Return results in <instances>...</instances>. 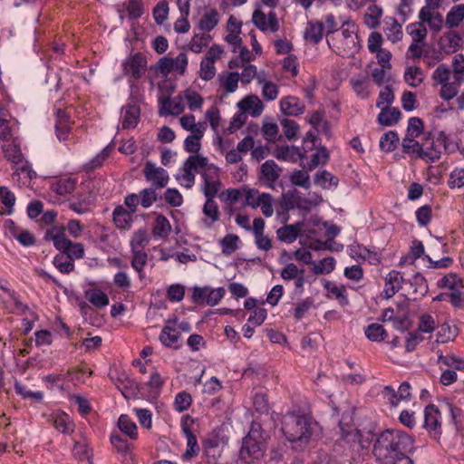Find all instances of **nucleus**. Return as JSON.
Instances as JSON below:
<instances>
[{
	"mask_svg": "<svg viewBox=\"0 0 464 464\" xmlns=\"http://www.w3.org/2000/svg\"><path fill=\"white\" fill-rule=\"evenodd\" d=\"M414 448V439L400 429H386L375 439L372 452L383 464L408 457Z\"/></svg>",
	"mask_w": 464,
	"mask_h": 464,
	"instance_id": "f257e3e1",
	"label": "nucleus"
},
{
	"mask_svg": "<svg viewBox=\"0 0 464 464\" xmlns=\"http://www.w3.org/2000/svg\"><path fill=\"white\" fill-rule=\"evenodd\" d=\"M317 423L309 416L288 412L282 419V432L295 450H302L310 442Z\"/></svg>",
	"mask_w": 464,
	"mask_h": 464,
	"instance_id": "f03ea898",
	"label": "nucleus"
},
{
	"mask_svg": "<svg viewBox=\"0 0 464 464\" xmlns=\"http://www.w3.org/2000/svg\"><path fill=\"white\" fill-rule=\"evenodd\" d=\"M261 426L253 422L247 435L242 440V445L239 451L240 459L246 463H251L258 459L264 454V449L260 440Z\"/></svg>",
	"mask_w": 464,
	"mask_h": 464,
	"instance_id": "7ed1b4c3",
	"label": "nucleus"
},
{
	"mask_svg": "<svg viewBox=\"0 0 464 464\" xmlns=\"http://www.w3.org/2000/svg\"><path fill=\"white\" fill-rule=\"evenodd\" d=\"M436 285L440 289L446 290L454 308L464 307V280L460 276L453 272L447 273L438 279Z\"/></svg>",
	"mask_w": 464,
	"mask_h": 464,
	"instance_id": "20e7f679",
	"label": "nucleus"
},
{
	"mask_svg": "<svg viewBox=\"0 0 464 464\" xmlns=\"http://www.w3.org/2000/svg\"><path fill=\"white\" fill-rule=\"evenodd\" d=\"M436 84L440 85V97L444 101H450L459 93V88L463 82H457L456 78H451V70L450 67L441 63L434 70L431 75Z\"/></svg>",
	"mask_w": 464,
	"mask_h": 464,
	"instance_id": "39448f33",
	"label": "nucleus"
},
{
	"mask_svg": "<svg viewBox=\"0 0 464 464\" xmlns=\"http://www.w3.org/2000/svg\"><path fill=\"white\" fill-rule=\"evenodd\" d=\"M329 47L342 56H352L359 51V38L353 30L343 29L341 33L327 39Z\"/></svg>",
	"mask_w": 464,
	"mask_h": 464,
	"instance_id": "423d86ee",
	"label": "nucleus"
},
{
	"mask_svg": "<svg viewBox=\"0 0 464 464\" xmlns=\"http://www.w3.org/2000/svg\"><path fill=\"white\" fill-rule=\"evenodd\" d=\"M48 237L60 252H63L72 260L81 259L84 256V246L82 243H73L65 235L63 230L53 228L48 233Z\"/></svg>",
	"mask_w": 464,
	"mask_h": 464,
	"instance_id": "0eeeda50",
	"label": "nucleus"
},
{
	"mask_svg": "<svg viewBox=\"0 0 464 464\" xmlns=\"http://www.w3.org/2000/svg\"><path fill=\"white\" fill-rule=\"evenodd\" d=\"M206 164V157L199 154L190 155L183 163L179 173L177 174L176 179L179 183L187 188L193 187L195 183V172L199 173L200 167Z\"/></svg>",
	"mask_w": 464,
	"mask_h": 464,
	"instance_id": "6e6552de",
	"label": "nucleus"
},
{
	"mask_svg": "<svg viewBox=\"0 0 464 464\" xmlns=\"http://www.w3.org/2000/svg\"><path fill=\"white\" fill-rule=\"evenodd\" d=\"M199 174L203 179L201 190L204 196L216 197L221 187L219 169L206 158V164L200 167Z\"/></svg>",
	"mask_w": 464,
	"mask_h": 464,
	"instance_id": "1a4fd4ad",
	"label": "nucleus"
},
{
	"mask_svg": "<svg viewBox=\"0 0 464 464\" xmlns=\"http://www.w3.org/2000/svg\"><path fill=\"white\" fill-rule=\"evenodd\" d=\"M342 439L351 445H358L362 449H368L373 440L371 430H361L351 426H344L340 422Z\"/></svg>",
	"mask_w": 464,
	"mask_h": 464,
	"instance_id": "9d476101",
	"label": "nucleus"
},
{
	"mask_svg": "<svg viewBox=\"0 0 464 464\" xmlns=\"http://www.w3.org/2000/svg\"><path fill=\"white\" fill-rule=\"evenodd\" d=\"M123 74L139 80L147 69V57L141 53L129 55L121 63Z\"/></svg>",
	"mask_w": 464,
	"mask_h": 464,
	"instance_id": "9b49d317",
	"label": "nucleus"
},
{
	"mask_svg": "<svg viewBox=\"0 0 464 464\" xmlns=\"http://www.w3.org/2000/svg\"><path fill=\"white\" fill-rule=\"evenodd\" d=\"M252 23L262 32L276 33L279 30V21L275 11L267 14L257 5L252 14Z\"/></svg>",
	"mask_w": 464,
	"mask_h": 464,
	"instance_id": "f8f14e48",
	"label": "nucleus"
},
{
	"mask_svg": "<svg viewBox=\"0 0 464 464\" xmlns=\"http://www.w3.org/2000/svg\"><path fill=\"white\" fill-rule=\"evenodd\" d=\"M143 174L146 180L151 184L150 188L155 189L165 188L169 180L167 170L151 161L145 164Z\"/></svg>",
	"mask_w": 464,
	"mask_h": 464,
	"instance_id": "ddd939ff",
	"label": "nucleus"
},
{
	"mask_svg": "<svg viewBox=\"0 0 464 464\" xmlns=\"http://www.w3.org/2000/svg\"><path fill=\"white\" fill-rule=\"evenodd\" d=\"M348 254L351 258L356 261H367L370 265L373 266H377L382 262L380 253L357 243L349 246Z\"/></svg>",
	"mask_w": 464,
	"mask_h": 464,
	"instance_id": "4468645a",
	"label": "nucleus"
},
{
	"mask_svg": "<svg viewBox=\"0 0 464 464\" xmlns=\"http://www.w3.org/2000/svg\"><path fill=\"white\" fill-rule=\"evenodd\" d=\"M180 332L177 327V320H168L160 334V343L170 348H179V341Z\"/></svg>",
	"mask_w": 464,
	"mask_h": 464,
	"instance_id": "2eb2a0df",
	"label": "nucleus"
},
{
	"mask_svg": "<svg viewBox=\"0 0 464 464\" xmlns=\"http://www.w3.org/2000/svg\"><path fill=\"white\" fill-rule=\"evenodd\" d=\"M419 19L434 32L440 31L443 25V17L437 8L422 6L419 12Z\"/></svg>",
	"mask_w": 464,
	"mask_h": 464,
	"instance_id": "dca6fc26",
	"label": "nucleus"
},
{
	"mask_svg": "<svg viewBox=\"0 0 464 464\" xmlns=\"http://www.w3.org/2000/svg\"><path fill=\"white\" fill-rule=\"evenodd\" d=\"M110 440L116 451L121 455V460L125 464H135V459L132 454V445L124 440L120 434L112 433Z\"/></svg>",
	"mask_w": 464,
	"mask_h": 464,
	"instance_id": "f3484780",
	"label": "nucleus"
},
{
	"mask_svg": "<svg viewBox=\"0 0 464 464\" xmlns=\"http://www.w3.org/2000/svg\"><path fill=\"white\" fill-rule=\"evenodd\" d=\"M94 197L92 192L82 188L75 198L70 203V208L77 214H85L89 212L93 205Z\"/></svg>",
	"mask_w": 464,
	"mask_h": 464,
	"instance_id": "a211bd4d",
	"label": "nucleus"
},
{
	"mask_svg": "<svg viewBox=\"0 0 464 464\" xmlns=\"http://www.w3.org/2000/svg\"><path fill=\"white\" fill-rule=\"evenodd\" d=\"M440 412L439 409L433 405H428L424 410V428L429 432H433L434 436H440Z\"/></svg>",
	"mask_w": 464,
	"mask_h": 464,
	"instance_id": "6ab92c4d",
	"label": "nucleus"
},
{
	"mask_svg": "<svg viewBox=\"0 0 464 464\" xmlns=\"http://www.w3.org/2000/svg\"><path fill=\"white\" fill-rule=\"evenodd\" d=\"M48 422L52 423L56 430L63 434H71L74 430L72 420L63 411H54L48 416Z\"/></svg>",
	"mask_w": 464,
	"mask_h": 464,
	"instance_id": "aec40b11",
	"label": "nucleus"
},
{
	"mask_svg": "<svg viewBox=\"0 0 464 464\" xmlns=\"http://www.w3.org/2000/svg\"><path fill=\"white\" fill-rule=\"evenodd\" d=\"M350 85L356 97L361 100H368L372 94L370 80L366 75L359 74L351 77Z\"/></svg>",
	"mask_w": 464,
	"mask_h": 464,
	"instance_id": "412c9836",
	"label": "nucleus"
},
{
	"mask_svg": "<svg viewBox=\"0 0 464 464\" xmlns=\"http://www.w3.org/2000/svg\"><path fill=\"white\" fill-rule=\"evenodd\" d=\"M323 286L326 290L327 298L336 299L343 306L349 304L346 287L343 285L324 279Z\"/></svg>",
	"mask_w": 464,
	"mask_h": 464,
	"instance_id": "4be33fe9",
	"label": "nucleus"
},
{
	"mask_svg": "<svg viewBox=\"0 0 464 464\" xmlns=\"http://www.w3.org/2000/svg\"><path fill=\"white\" fill-rule=\"evenodd\" d=\"M112 221L118 229L128 231L132 227L133 213L128 211L124 206L118 205L113 209Z\"/></svg>",
	"mask_w": 464,
	"mask_h": 464,
	"instance_id": "5701e85b",
	"label": "nucleus"
},
{
	"mask_svg": "<svg viewBox=\"0 0 464 464\" xmlns=\"http://www.w3.org/2000/svg\"><path fill=\"white\" fill-rule=\"evenodd\" d=\"M383 295L386 299L394 296L401 288L403 277L399 271L392 270L385 276Z\"/></svg>",
	"mask_w": 464,
	"mask_h": 464,
	"instance_id": "b1692460",
	"label": "nucleus"
},
{
	"mask_svg": "<svg viewBox=\"0 0 464 464\" xmlns=\"http://www.w3.org/2000/svg\"><path fill=\"white\" fill-rule=\"evenodd\" d=\"M0 290L2 291L0 297L3 300L5 308L10 313H16L24 309L25 306L22 304L18 295L14 290L9 289L3 285H0Z\"/></svg>",
	"mask_w": 464,
	"mask_h": 464,
	"instance_id": "393cba45",
	"label": "nucleus"
},
{
	"mask_svg": "<svg viewBox=\"0 0 464 464\" xmlns=\"http://www.w3.org/2000/svg\"><path fill=\"white\" fill-rule=\"evenodd\" d=\"M304 104L295 96H287L280 101V109L285 115L298 116L304 111Z\"/></svg>",
	"mask_w": 464,
	"mask_h": 464,
	"instance_id": "a878e982",
	"label": "nucleus"
},
{
	"mask_svg": "<svg viewBox=\"0 0 464 464\" xmlns=\"http://www.w3.org/2000/svg\"><path fill=\"white\" fill-rule=\"evenodd\" d=\"M214 198L215 197H206L203 206L205 218L202 219V223L207 228L212 227L213 224L219 219L218 206Z\"/></svg>",
	"mask_w": 464,
	"mask_h": 464,
	"instance_id": "bb28decb",
	"label": "nucleus"
},
{
	"mask_svg": "<svg viewBox=\"0 0 464 464\" xmlns=\"http://www.w3.org/2000/svg\"><path fill=\"white\" fill-rule=\"evenodd\" d=\"M238 107L246 113L253 117H258L263 110L264 104L256 95H248L238 102Z\"/></svg>",
	"mask_w": 464,
	"mask_h": 464,
	"instance_id": "cd10ccee",
	"label": "nucleus"
},
{
	"mask_svg": "<svg viewBox=\"0 0 464 464\" xmlns=\"http://www.w3.org/2000/svg\"><path fill=\"white\" fill-rule=\"evenodd\" d=\"M110 377L124 397H127L126 392L132 391L135 388L134 381L131 380L129 374L124 371H111Z\"/></svg>",
	"mask_w": 464,
	"mask_h": 464,
	"instance_id": "c85d7f7f",
	"label": "nucleus"
},
{
	"mask_svg": "<svg viewBox=\"0 0 464 464\" xmlns=\"http://www.w3.org/2000/svg\"><path fill=\"white\" fill-rule=\"evenodd\" d=\"M305 153L306 151L299 147L281 146L276 150L275 155L278 160L297 162L304 158Z\"/></svg>",
	"mask_w": 464,
	"mask_h": 464,
	"instance_id": "c756f323",
	"label": "nucleus"
},
{
	"mask_svg": "<svg viewBox=\"0 0 464 464\" xmlns=\"http://www.w3.org/2000/svg\"><path fill=\"white\" fill-rule=\"evenodd\" d=\"M324 33V23L318 20H312L307 23L304 37L306 41L316 44L323 39Z\"/></svg>",
	"mask_w": 464,
	"mask_h": 464,
	"instance_id": "7c9ffc66",
	"label": "nucleus"
},
{
	"mask_svg": "<svg viewBox=\"0 0 464 464\" xmlns=\"http://www.w3.org/2000/svg\"><path fill=\"white\" fill-rule=\"evenodd\" d=\"M383 32L387 39L392 43L400 41L403 34L401 24L392 16H386L384 18Z\"/></svg>",
	"mask_w": 464,
	"mask_h": 464,
	"instance_id": "2f4dec72",
	"label": "nucleus"
},
{
	"mask_svg": "<svg viewBox=\"0 0 464 464\" xmlns=\"http://www.w3.org/2000/svg\"><path fill=\"white\" fill-rule=\"evenodd\" d=\"M220 14L215 8H208L198 21V27L203 32H210L219 23Z\"/></svg>",
	"mask_w": 464,
	"mask_h": 464,
	"instance_id": "473e14b6",
	"label": "nucleus"
},
{
	"mask_svg": "<svg viewBox=\"0 0 464 464\" xmlns=\"http://www.w3.org/2000/svg\"><path fill=\"white\" fill-rule=\"evenodd\" d=\"M442 150L444 149L442 147H439L430 135L423 143V151L420 154V158L426 161L435 162L440 158Z\"/></svg>",
	"mask_w": 464,
	"mask_h": 464,
	"instance_id": "72a5a7b5",
	"label": "nucleus"
},
{
	"mask_svg": "<svg viewBox=\"0 0 464 464\" xmlns=\"http://www.w3.org/2000/svg\"><path fill=\"white\" fill-rule=\"evenodd\" d=\"M140 108L137 105H127L122 109V128L134 129L140 120Z\"/></svg>",
	"mask_w": 464,
	"mask_h": 464,
	"instance_id": "f704fd0d",
	"label": "nucleus"
},
{
	"mask_svg": "<svg viewBox=\"0 0 464 464\" xmlns=\"http://www.w3.org/2000/svg\"><path fill=\"white\" fill-rule=\"evenodd\" d=\"M183 432L187 439V449L182 455V459L188 461L198 456L199 452V447L196 436L188 427H183Z\"/></svg>",
	"mask_w": 464,
	"mask_h": 464,
	"instance_id": "c9c22d12",
	"label": "nucleus"
},
{
	"mask_svg": "<svg viewBox=\"0 0 464 464\" xmlns=\"http://www.w3.org/2000/svg\"><path fill=\"white\" fill-rule=\"evenodd\" d=\"M401 116V112L398 108H384L381 110L377 121L382 126H392L398 123Z\"/></svg>",
	"mask_w": 464,
	"mask_h": 464,
	"instance_id": "e433bc0d",
	"label": "nucleus"
},
{
	"mask_svg": "<svg viewBox=\"0 0 464 464\" xmlns=\"http://www.w3.org/2000/svg\"><path fill=\"white\" fill-rule=\"evenodd\" d=\"M14 177H18V179H22L23 184L30 182L35 176L36 173L33 170L30 163L23 160L17 164L14 165Z\"/></svg>",
	"mask_w": 464,
	"mask_h": 464,
	"instance_id": "4c0bfd02",
	"label": "nucleus"
},
{
	"mask_svg": "<svg viewBox=\"0 0 464 464\" xmlns=\"http://www.w3.org/2000/svg\"><path fill=\"white\" fill-rule=\"evenodd\" d=\"M383 10L380 5H371L364 14V24L368 28L375 29L379 26Z\"/></svg>",
	"mask_w": 464,
	"mask_h": 464,
	"instance_id": "58836bf2",
	"label": "nucleus"
},
{
	"mask_svg": "<svg viewBox=\"0 0 464 464\" xmlns=\"http://www.w3.org/2000/svg\"><path fill=\"white\" fill-rule=\"evenodd\" d=\"M131 266L138 273L140 279L144 278V267L148 261V254L144 249L130 250Z\"/></svg>",
	"mask_w": 464,
	"mask_h": 464,
	"instance_id": "ea45409f",
	"label": "nucleus"
},
{
	"mask_svg": "<svg viewBox=\"0 0 464 464\" xmlns=\"http://www.w3.org/2000/svg\"><path fill=\"white\" fill-rule=\"evenodd\" d=\"M2 150L5 158L11 161L14 165L24 160L19 144H17L14 140L5 143L2 147Z\"/></svg>",
	"mask_w": 464,
	"mask_h": 464,
	"instance_id": "a19ab883",
	"label": "nucleus"
},
{
	"mask_svg": "<svg viewBox=\"0 0 464 464\" xmlns=\"http://www.w3.org/2000/svg\"><path fill=\"white\" fill-rule=\"evenodd\" d=\"M120 430L130 440L138 439V428L135 422L126 414H121L118 420Z\"/></svg>",
	"mask_w": 464,
	"mask_h": 464,
	"instance_id": "79ce46f5",
	"label": "nucleus"
},
{
	"mask_svg": "<svg viewBox=\"0 0 464 464\" xmlns=\"http://www.w3.org/2000/svg\"><path fill=\"white\" fill-rule=\"evenodd\" d=\"M85 297L95 307L102 308L109 304L107 294L98 288L89 289L85 292Z\"/></svg>",
	"mask_w": 464,
	"mask_h": 464,
	"instance_id": "37998d69",
	"label": "nucleus"
},
{
	"mask_svg": "<svg viewBox=\"0 0 464 464\" xmlns=\"http://www.w3.org/2000/svg\"><path fill=\"white\" fill-rule=\"evenodd\" d=\"M77 179L71 177H66L58 179L52 185V189L58 195H67L72 193L76 186Z\"/></svg>",
	"mask_w": 464,
	"mask_h": 464,
	"instance_id": "c03bdc74",
	"label": "nucleus"
},
{
	"mask_svg": "<svg viewBox=\"0 0 464 464\" xmlns=\"http://www.w3.org/2000/svg\"><path fill=\"white\" fill-rule=\"evenodd\" d=\"M281 169L272 160L265 161L261 166L262 177L269 183L275 182L280 177Z\"/></svg>",
	"mask_w": 464,
	"mask_h": 464,
	"instance_id": "a18cd8bd",
	"label": "nucleus"
},
{
	"mask_svg": "<svg viewBox=\"0 0 464 464\" xmlns=\"http://www.w3.org/2000/svg\"><path fill=\"white\" fill-rule=\"evenodd\" d=\"M162 113L165 115H179L184 110L183 99L180 96L174 97L173 99L162 100Z\"/></svg>",
	"mask_w": 464,
	"mask_h": 464,
	"instance_id": "49530a36",
	"label": "nucleus"
},
{
	"mask_svg": "<svg viewBox=\"0 0 464 464\" xmlns=\"http://www.w3.org/2000/svg\"><path fill=\"white\" fill-rule=\"evenodd\" d=\"M205 131L202 130H196L194 133L188 135L184 141V149L187 152L194 154H198V152L201 149V139L204 135Z\"/></svg>",
	"mask_w": 464,
	"mask_h": 464,
	"instance_id": "de8ad7c7",
	"label": "nucleus"
},
{
	"mask_svg": "<svg viewBox=\"0 0 464 464\" xmlns=\"http://www.w3.org/2000/svg\"><path fill=\"white\" fill-rule=\"evenodd\" d=\"M424 74L420 67L409 66L404 72V80L411 87H418L421 84Z\"/></svg>",
	"mask_w": 464,
	"mask_h": 464,
	"instance_id": "09e8293b",
	"label": "nucleus"
},
{
	"mask_svg": "<svg viewBox=\"0 0 464 464\" xmlns=\"http://www.w3.org/2000/svg\"><path fill=\"white\" fill-rule=\"evenodd\" d=\"M150 241V236L145 228L135 231L130 241V250L144 249Z\"/></svg>",
	"mask_w": 464,
	"mask_h": 464,
	"instance_id": "8fccbe9b",
	"label": "nucleus"
},
{
	"mask_svg": "<svg viewBox=\"0 0 464 464\" xmlns=\"http://www.w3.org/2000/svg\"><path fill=\"white\" fill-rule=\"evenodd\" d=\"M238 72H230L219 76L220 86L227 93L235 92L238 87Z\"/></svg>",
	"mask_w": 464,
	"mask_h": 464,
	"instance_id": "3c124183",
	"label": "nucleus"
},
{
	"mask_svg": "<svg viewBox=\"0 0 464 464\" xmlns=\"http://www.w3.org/2000/svg\"><path fill=\"white\" fill-rule=\"evenodd\" d=\"M171 231V226L168 218L163 215H158L155 218L152 232L157 237H167Z\"/></svg>",
	"mask_w": 464,
	"mask_h": 464,
	"instance_id": "603ef678",
	"label": "nucleus"
},
{
	"mask_svg": "<svg viewBox=\"0 0 464 464\" xmlns=\"http://www.w3.org/2000/svg\"><path fill=\"white\" fill-rule=\"evenodd\" d=\"M53 264L63 274H69L74 269L73 260L63 252L54 256Z\"/></svg>",
	"mask_w": 464,
	"mask_h": 464,
	"instance_id": "864d4df0",
	"label": "nucleus"
},
{
	"mask_svg": "<svg viewBox=\"0 0 464 464\" xmlns=\"http://www.w3.org/2000/svg\"><path fill=\"white\" fill-rule=\"evenodd\" d=\"M338 182V178L327 170L319 171L314 176V183L323 188H329L333 186L336 187Z\"/></svg>",
	"mask_w": 464,
	"mask_h": 464,
	"instance_id": "5fc2aeb1",
	"label": "nucleus"
},
{
	"mask_svg": "<svg viewBox=\"0 0 464 464\" xmlns=\"http://www.w3.org/2000/svg\"><path fill=\"white\" fill-rule=\"evenodd\" d=\"M399 143V136L393 131L390 130L383 134L380 139V148L386 152L393 151Z\"/></svg>",
	"mask_w": 464,
	"mask_h": 464,
	"instance_id": "6e6d98bb",
	"label": "nucleus"
},
{
	"mask_svg": "<svg viewBox=\"0 0 464 464\" xmlns=\"http://www.w3.org/2000/svg\"><path fill=\"white\" fill-rule=\"evenodd\" d=\"M211 41V36L204 32L202 34H197L191 39L189 44V50L195 53H199L202 52L203 48L206 47L208 43Z\"/></svg>",
	"mask_w": 464,
	"mask_h": 464,
	"instance_id": "4d7b16f0",
	"label": "nucleus"
},
{
	"mask_svg": "<svg viewBox=\"0 0 464 464\" xmlns=\"http://www.w3.org/2000/svg\"><path fill=\"white\" fill-rule=\"evenodd\" d=\"M335 259L333 256L321 259L317 264H314L312 271L314 275H324L332 273L335 268Z\"/></svg>",
	"mask_w": 464,
	"mask_h": 464,
	"instance_id": "13d9d810",
	"label": "nucleus"
},
{
	"mask_svg": "<svg viewBox=\"0 0 464 464\" xmlns=\"http://www.w3.org/2000/svg\"><path fill=\"white\" fill-rule=\"evenodd\" d=\"M438 362L459 371L464 370V359L454 354L443 355L440 352L438 355Z\"/></svg>",
	"mask_w": 464,
	"mask_h": 464,
	"instance_id": "bf43d9fd",
	"label": "nucleus"
},
{
	"mask_svg": "<svg viewBox=\"0 0 464 464\" xmlns=\"http://www.w3.org/2000/svg\"><path fill=\"white\" fill-rule=\"evenodd\" d=\"M464 19V5H454L446 16V23L453 27L458 26Z\"/></svg>",
	"mask_w": 464,
	"mask_h": 464,
	"instance_id": "052dcab7",
	"label": "nucleus"
},
{
	"mask_svg": "<svg viewBox=\"0 0 464 464\" xmlns=\"http://www.w3.org/2000/svg\"><path fill=\"white\" fill-rule=\"evenodd\" d=\"M364 333L366 337L372 342H382L386 335L383 326L377 323L369 324Z\"/></svg>",
	"mask_w": 464,
	"mask_h": 464,
	"instance_id": "680f3d73",
	"label": "nucleus"
},
{
	"mask_svg": "<svg viewBox=\"0 0 464 464\" xmlns=\"http://www.w3.org/2000/svg\"><path fill=\"white\" fill-rule=\"evenodd\" d=\"M277 238L285 243H293L298 237V230L294 225H287L276 231Z\"/></svg>",
	"mask_w": 464,
	"mask_h": 464,
	"instance_id": "e2e57ef3",
	"label": "nucleus"
},
{
	"mask_svg": "<svg viewBox=\"0 0 464 464\" xmlns=\"http://www.w3.org/2000/svg\"><path fill=\"white\" fill-rule=\"evenodd\" d=\"M407 32L413 42H422L427 36V29L420 21L410 24L407 26Z\"/></svg>",
	"mask_w": 464,
	"mask_h": 464,
	"instance_id": "0e129e2a",
	"label": "nucleus"
},
{
	"mask_svg": "<svg viewBox=\"0 0 464 464\" xmlns=\"http://www.w3.org/2000/svg\"><path fill=\"white\" fill-rule=\"evenodd\" d=\"M180 125L186 130L191 131L194 133L196 130L199 129L202 131L206 130L207 123L206 122H196L195 116L193 114L184 115L179 120Z\"/></svg>",
	"mask_w": 464,
	"mask_h": 464,
	"instance_id": "69168bd1",
	"label": "nucleus"
},
{
	"mask_svg": "<svg viewBox=\"0 0 464 464\" xmlns=\"http://www.w3.org/2000/svg\"><path fill=\"white\" fill-rule=\"evenodd\" d=\"M140 204L143 208H150L158 199L156 189L153 188H143L138 194Z\"/></svg>",
	"mask_w": 464,
	"mask_h": 464,
	"instance_id": "338daca9",
	"label": "nucleus"
},
{
	"mask_svg": "<svg viewBox=\"0 0 464 464\" xmlns=\"http://www.w3.org/2000/svg\"><path fill=\"white\" fill-rule=\"evenodd\" d=\"M453 78L457 82H464V55L458 53L452 60Z\"/></svg>",
	"mask_w": 464,
	"mask_h": 464,
	"instance_id": "774afa93",
	"label": "nucleus"
}]
</instances>
